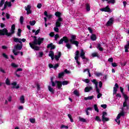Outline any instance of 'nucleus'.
I'll return each mask as SVG.
<instances>
[{
  "label": "nucleus",
  "instance_id": "obj_1",
  "mask_svg": "<svg viewBox=\"0 0 129 129\" xmlns=\"http://www.w3.org/2000/svg\"><path fill=\"white\" fill-rule=\"evenodd\" d=\"M34 40L32 42H30L29 45L31 49L35 50V51H39L40 50V47L36 45L40 46L43 42H44V38L38 37L37 39V36H33Z\"/></svg>",
  "mask_w": 129,
  "mask_h": 129
},
{
  "label": "nucleus",
  "instance_id": "obj_2",
  "mask_svg": "<svg viewBox=\"0 0 129 129\" xmlns=\"http://www.w3.org/2000/svg\"><path fill=\"white\" fill-rule=\"evenodd\" d=\"M69 41L72 45H76V47H79V42L76 41V35H72Z\"/></svg>",
  "mask_w": 129,
  "mask_h": 129
},
{
  "label": "nucleus",
  "instance_id": "obj_3",
  "mask_svg": "<svg viewBox=\"0 0 129 129\" xmlns=\"http://www.w3.org/2000/svg\"><path fill=\"white\" fill-rule=\"evenodd\" d=\"M7 36V37H11L10 32L7 28H4L3 29H0V35L1 36Z\"/></svg>",
  "mask_w": 129,
  "mask_h": 129
},
{
  "label": "nucleus",
  "instance_id": "obj_4",
  "mask_svg": "<svg viewBox=\"0 0 129 129\" xmlns=\"http://www.w3.org/2000/svg\"><path fill=\"white\" fill-rule=\"evenodd\" d=\"M80 57L83 59V60H84V61L85 62H88V61H89V59L85 56V52L83 49H81V50Z\"/></svg>",
  "mask_w": 129,
  "mask_h": 129
},
{
  "label": "nucleus",
  "instance_id": "obj_5",
  "mask_svg": "<svg viewBox=\"0 0 129 129\" xmlns=\"http://www.w3.org/2000/svg\"><path fill=\"white\" fill-rule=\"evenodd\" d=\"M105 116H107V113L105 111H103L102 115V121L103 122H105V121H108L109 120V118L105 117Z\"/></svg>",
  "mask_w": 129,
  "mask_h": 129
},
{
  "label": "nucleus",
  "instance_id": "obj_6",
  "mask_svg": "<svg viewBox=\"0 0 129 129\" xmlns=\"http://www.w3.org/2000/svg\"><path fill=\"white\" fill-rule=\"evenodd\" d=\"M63 42L64 43H68V42H69V39L67 36H63L62 38L60 39V40L58 41L59 45L63 44Z\"/></svg>",
  "mask_w": 129,
  "mask_h": 129
},
{
  "label": "nucleus",
  "instance_id": "obj_7",
  "mask_svg": "<svg viewBox=\"0 0 129 129\" xmlns=\"http://www.w3.org/2000/svg\"><path fill=\"white\" fill-rule=\"evenodd\" d=\"M75 53H76L75 54L76 55L75 57V59L78 65H80V62L78 61V60H79V54H80V51H79V50H77Z\"/></svg>",
  "mask_w": 129,
  "mask_h": 129
},
{
  "label": "nucleus",
  "instance_id": "obj_8",
  "mask_svg": "<svg viewBox=\"0 0 129 129\" xmlns=\"http://www.w3.org/2000/svg\"><path fill=\"white\" fill-rule=\"evenodd\" d=\"M100 11H101V12H105L106 13H109L111 12V10H110V8H109V6H107L105 8H101V9H100Z\"/></svg>",
  "mask_w": 129,
  "mask_h": 129
},
{
  "label": "nucleus",
  "instance_id": "obj_9",
  "mask_svg": "<svg viewBox=\"0 0 129 129\" xmlns=\"http://www.w3.org/2000/svg\"><path fill=\"white\" fill-rule=\"evenodd\" d=\"M61 22H63V19H57L56 22H55V26L57 28L61 27Z\"/></svg>",
  "mask_w": 129,
  "mask_h": 129
},
{
  "label": "nucleus",
  "instance_id": "obj_10",
  "mask_svg": "<svg viewBox=\"0 0 129 129\" xmlns=\"http://www.w3.org/2000/svg\"><path fill=\"white\" fill-rule=\"evenodd\" d=\"M25 11H27V14L30 15V14H32V10H31V9H32V7L30 5H27V7H25Z\"/></svg>",
  "mask_w": 129,
  "mask_h": 129
},
{
  "label": "nucleus",
  "instance_id": "obj_11",
  "mask_svg": "<svg viewBox=\"0 0 129 129\" xmlns=\"http://www.w3.org/2000/svg\"><path fill=\"white\" fill-rule=\"evenodd\" d=\"M15 30H16V25L13 24L11 27V32H9V34H10L11 37H12V35H14V33H15Z\"/></svg>",
  "mask_w": 129,
  "mask_h": 129
},
{
  "label": "nucleus",
  "instance_id": "obj_12",
  "mask_svg": "<svg viewBox=\"0 0 129 129\" xmlns=\"http://www.w3.org/2000/svg\"><path fill=\"white\" fill-rule=\"evenodd\" d=\"M55 83L57 84L56 88H58V89H61L62 85V81H55Z\"/></svg>",
  "mask_w": 129,
  "mask_h": 129
},
{
  "label": "nucleus",
  "instance_id": "obj_13",
  "mask_svg": "<svg viewBox=\"0 0 129 129\" xmlns=\"http://www.w3.org/2000/svg\"><path fill=\"white\" fill-rule=\"evenodd\" d=\"M22 48H23V42L20 44L18 43L15 46V49H16V50H19L20 51V50H22Z\"/></svg>",
  "mask_w": 129,
  "mask_h": 129
},
{
  "label": "nucleus",
  "instance_id": "obj_14",
  "mask_svg": "<svg viewBox=\"0 0 129 129\" xmlns=\"http://www.w3.org/2000/svg\"><path fill=\"white\" fill-rule=\"evenodd\" d=\"M11 85L13 86V87H12V88L13 89H15V88L16 89H19V88H20V85H17V82H16L12 83Z\"/></svg>",
  "mask_w": 129,
  "mask_h": 129
},
{
  "label": "nucleus",
  "instance_id": "obj_15",
  "mask_svg": "<svg viewBox=\"0 0 129 129\" xmlns=\"http://www.w3.org/2000/svg\"><path fill=\"white\" fill-rule=\"evenodd\" d=\"M47 49H49V48H50V50H54V49H55V48H56V46L55 45H53V44L52 43H51L47 45Z\"/></svg>",
  "mask_w": 129,
  "mask_h": 129
},
{
  "label": "nucleus",
  "instance_id": "obj_16",
  "mask_svg": "<svg viewBox=\"0 0 129 129\" xmlns=\"http://www.w3.org/2000/svg\"><path fill=\"white\" fill-rule=\"evenodd\" d=\"M55 16L58 18V19H63L62 17H61V16H62V13L59 12H56L55 13Z\"/></svg>",
  "mask_w": 129,
  "mask_h": 129
},
{
  "label": "nucleus",
  "instance_id": "obj_17",
  "mask_svg": "<svg viewBox=\"0 0 129 129\" xmlns=\"http://www.w3.org/2000/svg\"><path fill=\"white\" fill-rule=\"evenodd\" d=\"M61 56H62V53H61V52H58V55H55L54 56L55 60H56V61H58L59 58H60V57H61Z\"/></svg>",
  "mask_w": 129,
  "mask_h": 129
},
{
  "label": "nucleus",
  "instance_id": "obj_18",
  "mask_svg": "<svg viewBox=\"0 0 129 129\" xmlns=\"http://www.w3.org/2000/svg\"><path fill=\"white\" fill-rule=\"evenodd\" d=\"M92 89V87H86L84 89V91L85 92H89L90 91H91Z\"/></svg>",
  "mask_w": 129,
  "mask_h": 129
},
{
  "label": "nucleus",
  "instance_id": "obj_19",
  "mask_svg": "<svg viewBox=\"0 0 129 129\" xmlns=\"http://www.w3.org/2000/svg\"><path fill=\"white\" fill-rule=\"evenodd\" d=\"M113 23V18H110L106 23V26H110Z\"/></svg>",
  "mask_w": 129,
  "mask_h": 129
},
{
  "label": "nucleus",
  "instance_id": "obj_20",
  "mask_svg": "<svg viewBox=\"0 0 129 129\" xmlns=\"http://www.w3.org/2000/svg\"><path fill=\"white\" fill-rule=\"evenodd\" d=\"M14 42L15 43H20V44H22V42L21 41V38H14L13 39Z\"/></svg>",
  "mask_w": 129,
  "mask_h": 129
},
{
  "label": "nucleus",
  "instance_id": "obj_21",
  "mask_svg": "<svg viewBox=\"0 0 129 129\" xmlns=\"http://www.w3.org/2000/svg\"><path fill=\"white\" fill-rule=\"evenodd\" d=\"M48 90L51 92L52 94H54L55 93V90L51 87V86H48Z\"/></svg>",
  "mask_w": 129,
  "mask_h": 129
},
{
  "label": "nucleus",
  "instance_id": "obj_22",
  "mask_svg": "<svg viewBox=\"0 0 129 129\" xmlns=\"http://www.w3.org/2000/svg\"><path fill=\"white\" fill-rule=\"evenodd\" d=\"M97 48L98 49V50L101 52H102L103 51V48L101 47V44L100 43H98L97 44Z\"/></svg>",
  "mask_w": 129,
  "mask_h": 129
},
{
  "label": "nucleus",
  "instance_id": "obj_23",
  "mask_svg": "<svg viewBox=\"0 0 129 129\" xmlns=\"http://www.w3.org/2000/svg\"><path fill=\"white\" fill-rule=\"evenodd\" d=\"M127 44L124 46L125 52L127 53L128 52V47H129V41H127Z\"/></svg>",
  "mask_w": 129,
  "mask_h": 129
},
{
  "label": "nucleus",
  "instance_id": "obj_24",
  "mask_svg": "<svg viewBox=\"0 0 129 129\" xmlns=\"http://www.w3.org/2000/svg\"><path fill=\"white\" fill-rule=\"evenodd\" d=\"M93 98H94V96L92 95V96H88V97H85L84 100H91L93 99Z\"/></svg>",
  "mask_w": 129,
  "mask_h": 129
},
{
  "label": "nucleus",
  "instance_id": "obj_25",
  "mask_svg": "<svg viewBox=\"0 0 129 129\" xmlns=\"http://www.w3.org/2000/svg\"><path fill=\"white\" fill-rule=\"evenodd\" d=\"M103 2L106 1L107 2V4H112L113 5L115 4V0H102Z\"/></svg>",
  "mask_w": 129,
  "mask_h": 129
},
{
  "label": "nucleus",
  "instance_id": "obj_26",
  "mask_svg": "<svg viewBox=\"0 0 129 129\" xmlns=\"http://www.w3.org/2000/svg\"><path fill=\"white\" fill-rule=\"evenodd\" d=\"M40 31H41V29H38L37 31H36V30H35V29H33L32 33H35V36H37V35L39 34V33H40Z\"/></svg>",
  "mask_w": 129,
  "mask_h": 129
},
{
  "label": "nucleus",
  "instance_id": "obj_27",
  "mask_svg": "<svg viewBox=\"0 0 129 129\" xmlns=\"http://www.w3.org/2000/svg\"><path fill=\"white\" fill-rule=\"evenodd\" d=\"M86 10L87 12L90 11V5L88 3L86 4Z\"/></svg>",
  "mask_w": 129,
  "mask_h": 129
},
{
  "label": "nucleus",
  "instance_id": "obj_28",
  "mask_svg": "<svg viewBox=\"0 0 129 129\" xmlns=\"http://www.w3.org/2000/svg\"><path fill=\"white\" fill-rule=\"evenodd\" d=\"M20 100L21 103H25V96L24 95L21 96Z\"/></svg>",
  "mask_w": 129,
  "mask_h": 129
},
{
  "label": "nucleus",
  "instance_id": "obj_29",
  "mask_svg": "<svg viewBox=\"0 0 129 129\" xmlns=\"http://www.w3.org/2000/svg\"><path fill=\"white\" fill-rule=\"evenodd\" d=\"M64 72H62L61 73H58V78L60 79L61 78H63V77H64Z\"/></svg>",
  "mask_w": 129,
  "mask_h": 129
},
{
  "label": "nucleus",
  "instance_id": "obj_30",
  "mask_svg": "<svg viewBox=\"0 0 129 129\" xmlns=\"http://www.w3.org/2000/svg\"><path fill=\"white\" fill-rule=\"evenodd\" d=\"M17 35L18 36V37H21V36H22V29L20 28L18 29Z\"/></svg>",
  "mask_w": 129,
  "mask_h": 129
},
{
  "label": "nucleus",
  "instance_id": "obj_31",
  "mask_svg": "<svg viewBox=\"0 0 129 129\" xmlns=\"http://www.w3.org/2000/svg\"><path fill=\"white\" fill-rule=\"evenodd\" d=\"M88 110H92V108L91 107H88L85 111H86V113L87 114V115H89L90 113H89V112L88 111Z\"/></svg>",
  "mask_w": 129,
  "mask_h": 129
},
{
  "label": "nucleus",
  "instance_id": "obj_32",
  "mask_svg": "<svg viewBox=\"0 0 129 129\" xmlns=\"http://www.w3.org/2000/svg\"><path fill=\"white\" fill-rule=\"evenodd\" d=\"M118 88V84H117V83H115V87H113V91L117 92Z\"/></svg>",
  "mask_w": 129,
  "mask_h": 129
},
{
  "label": "nucleus",
  "instance_id": "obj_33",
  "mask_svg": "<svg viewBox=\"0 0 129 129\" xmlns=\"http://www.w3.org/2000/svg\"><path fill=\"white\" fill-rule=\"evenodd\" d=\"M74 94H75V95L76 96H78V97L80 96V94H79V92H78V91L77 90H75L74 91Z\"/></svg>",
  "mask_w": 129,
  "mask_h": 129
},
{
  "label": "nucleus",
  "instance_id": "obj_34",
  "mask_svg": "<svg viewBox=\"0 0 129 129\" xmlns=\"http://www.w3.org/2000/svg\"><path fill=\"white\" fill-rule=\"evenodd\" d=\"M91 39L92 41L96 40V35L95 34H92L91 36Z\"/></svg>",
  "mask_w": 129,
  "mask_h": 129
},
{
  "label": "nucleus",
  "instance_id": "obj_35",
  "mask_svg": "<svg viewBox=\"0 0 129 129\" xmlns=\"http://www.w3.org/2000/svg\"><path fill=\"white\" fill-rule=\"evenodd\" d=\"M68 116L69 118H70L71 122H74V120H73V118H72V115H71V114H68Z\"/></svg>",
  "mask_w": 129,
  "mask_h": 129
},
{
  "label": "nucleus",
  "instance_id": "obj_36",
  "mask_svg": "<svg viewBox=\"0 0 129 129\" xmlns=\"http://www.w3.org/2000/svg\"><path fill=\"white\" fill-rule=\"evenodd\" d=\"M86 71H87L89 74V77H91V74H90V71H89V69H86L84 70V73L86 72Z\"/></svg>",
  "mask_w": 129,
  "mask_h": 129
},
{
  "label": "nucleus",
  "instance_id": "obj_37",
  "mask_svg": "<svg viewBox=\"0 0 129 129\" xmlns=\"http://www.w3.org/2000/svg\"><path fill=\"white\" fill-rule=\"evenodd\" d=\"M95 120H96V121H99V122H101V119H100V117L99 116H96Z\"/></svg>",
  "mask_w": 129,
  "mask_h": 129
},
{
  "label": "nucleus",
  "instance_id": "obj_38",
  "mask_svg": "<svg viewBox=\"0 0 129 129\" xmlns=\"http://www.w3.org/2000/svg\"><path fill=\"white\" fill-rule=\"evenodd\" d=\"M122 96L124 98V101H127V100H128V97L127 96V95L124 93L122 94Z\"/></svg>",
  "mask_w": 129,
  "mask_h": 129
},
{
  "label": "nucleus",
  "instance_id": "obj_39",
  "mask_svg": "<svg viewBox=\"0 0 129 129\" xmlns=\"http://www.w3.org/2000/svg\"><path fill=\"white\" fill-rule=\"evenodd\" d=\"M79 119L80 121H81L82 122H86V119H84V118L79 117Z\"/></svg>",
  "mask_w": 129,
  "mask_h": 129
},
{
  "label": "nucleus",
  "instance_id": "obj_40",
  "mask_svg": "<svg viewBox=\"0 0 129 129\" xmlns=\"http://www.w3.org/2000/svg\"><path fill=\"white\" fill-rule=\"evenodd\" d=\"M92 82H93V83H94L95 85V87L96 86H98V82L97 81H96V79H94L92 81Z\"/></svg>",
  "mask_w": 129,
  "mask_h": 129
},
{
  "label": "nucleus",
  "instance_id": "obj_41",
  "mask_svg": "<svg viewBox=\"0 0 129 129\" xmlns=\"http://www.w3.org/2000/svg\"><path fill=\"white\" fill-rule=\"evenodd\" d=\"M66 47L68 48V49H71L72 47H71V44L69 43H66Z\"/></svg>",
  "mask_w": 129,
  "mask_h": 129
},
{
  "label": "nucleus",
  "instance_id": "obj_42",
  "mask_svg": "<svg viewBox=\"0 0 129 129\" xmlns=\"http://www.w3.org/2000/svg\"><path fill=\"white\" fill-rule=\"evenodd\" d=\"M94 108L95 111H97V112H99V110L98 109V107H97V104L94 105Z\"/></svg>",
  "mask_w": 129,
  "mask_h": 129
},
{
  "label": "nucleus",
  "instance_id": "obj_43",
  "mask_svg": "<svg viewBox=\"0 0 129 129\" xmlns=\"http://www.w3.org/2000/svg\"><path fill=\"white\" fill-rule=\"evenodd\" d=\"M92 57H99V55L97 52H94L92 54Z\"/></svg>",
  "mask_w": 129,
  "mask_h": 129
},
{
  "label": "nucleus",
  "instance_id": "obj_44",
  "mask_svg": "<svg viewBox=\"0 0 129 129\" xmlns=\"http://www.w3.org/2000/svg\"><path fill=\"white\" fill-rule=\"evenodd\" d=\"M6 84L7 85H11V81H10V80L9 78H7L6 80Z\"/></svg>",
  "mask_w": 129,
  "mask_h": 129
},
{
  "label": "nucleus",
  "instance_id": "obj_45",
  "mask_svg": "<svg viewBox=\"0 0 129 129\" xmlns=\"http://www.w3.org/2000/svg\"><path fill=\"white\" fill-rule=\"evenodd\" d=\"M61 83L62 85H68L69 83V82H68V81H63L61 82Z\"/></svg>",
  "mask_w": 129,
  "mask_h": 129
},
{
  "label": "nucleus",
  "instance_id": "obj_46",
  "mask_svg": "<svg viewBox=\"0 0 129 129\" xmlns=\"http://www.w3.org/2000/svg\"><path fill=\"white\" fill-rule=\"evenodd\" d=\"M20 24H21V25H23V23H24V17L23 16L20 17Z\"/></svg>",
  "mask_w": 129,
  "mask_h": 129
},
{
  "label": "nucleus",
  "instance_id": "obj_47",
  "mask_svg": "<svg viewBox=\"0 0 129 129\" xmlns=\"http://www.w3.org/2000/svg\"><path fill=\"white\" fill-rule=\"evenodd\" d=\"M95 75H96V76H97V77H100V76H102V73H96L95 74Z\"/></svg>",
  "mask_w": 129,
  "mask_h": 129
},
{
  "label": "nucleus",
  "instance_id": "obj_48",
  "mask_svg": "<svg viewBox=\"0 0 129 129\" xmlns=\"http://www.w3.org/2000/svg\"><path fill=\"white\" fill-rule=\"evenodd\" d=\"M29 23L31 26H35V24H36V21L33 20L32 21H30Z\"/></svg>",
  "mask_w": 129,
  "mask_h": 129
},
{
  "label": "nucleus",
  "instance_id": "obj_49",
  "mask_svg": "<svg viewBox=\"0 0 129 129\" xmlns=\"http://www.w3.org/2000/svg\"><path fill=\"white\" fill-rule=\"evenodd\" d=\"M48 56H49V57H54V52L50 51L49 52Z\"/></svg>",
  "mask_w": 129,
  "mask_h": 129
},
{
  "label": "nucleus",
  "instance_id": "obj_50",
  "mask_svg": "<svg viewBox=\"0 0 129 129\" xmlns=\"http://www.w3.org/2000/svg\"><path fill=\"white\" fill-rule=\"evenodd\" d=\"M5 2H6L5 0H1L0 2V8H2V7L4 6V4H5Z\"/></svg>",
  "mask_w": 129,
  "mask_h": 129
},
{
  "label": "nucleus",
  "instance_id": "obj_51",
  "mask_svg": "<svg viewBox=\"0 0 129 129\" xmlns=\"http://www.w3.org/2000/svg\"><path fill=\"white\" fill-rule=\"evenodd\" d=\"M11 66L14 67V68H18V67H19V66L18 64H16L15 63H12L11 64Z\"/></svg>",
  "mask_w": 129,
  "mask_h": 129
},
{
  "label": "nucleus",
  "instance_id": "obj_52",
  "mask_svg": "<svg viewBox=\"0 0 129 129\" xmlns=\"http://www.w3.org/2000/svg\"><path fill=\"white\" fill-rule=\"evenodd\" d=\"M2 56L5 58V59H9V56H8V55H7V54H6L5 53H3L2 54Z\"/></svg>",
  "mask_w": 129,
  "mask_h": 129
},
{
  "label": "nucleus",
  "instance_id": "obj_53",
  "mask_svg": "<svg viewBox=\"0 0 129 129\" xmlns=\"http://www.w3.org/2000/svg\"><path fill=\"white\" fill-rule=\"evenodd\" d=\"M29 120L31 123H35L36 122V119L35 118H30Z\"/></svg>",
  "mask_w": 129,
  "mask_h": 129
},
{
  "label": "nucleus",
  "instance_id": "obj_54",
  "mask_svg": "<svg viewBox=\"0 0 129 129\" xmlns=\"http://www.w3.org/2000/svg\"><path fill=\"white\" fill-rule=\"evenodd\" d=\"M96 92L97 93H100V90L98 88V86L95 87Z\"/></svg>",
  "mask_w": 129,
  "mask_h": 129
},
{
  "label": "nucleus",
  "instance_id": "obj_55",
  "mask_svg": "<svg viewBox=\"0 0 129 129\" xmlns=\"http://www.w3.org/2000/svg\"><path fill=\"white\" fill-rule=\"evenodd\" d=\"M127 101H124L123 103V107H126L127 106Z\"/></svg>",
  "mask_w": 129,
  "mask_h": 129
},
{
  "label": "nucleus",
  "instance_id": "obj_56",
  "mask_svg": "<svg viewBox=\"0 0 129 129\" xmlns=\"http://www.w3.org/2000/svg\"><path fill=\"white\" fill-rule=\"evenodd\" d=\"M69 127H68V126H66L64 124H62L61 126H60V128H66L68 129L69 128Z\"/></svg>",
  "mask_w": 129,
  "mask_h": 129
},
{
  "label": "nucleus",
  "instance_id": "obj_57",
  "mask_svg": "<svg viewBox=\"0 0 129 129\" xmlns=\"http://www.w3.org/2000/svg\"><path fill=\"white\" fill-rule=\"evenodd\" d=\"M6 4L7 5V6L10 8V7H12V3L11 2H8V1L6 2Z\"/></svg>",
  "mask_w": 129,
  "mask_h": 129
},
{
  "label": "nucleus",
  "instance_id": "obj_58",
  "mask_svg": "<svg viewBox=\"0 0 129 129\" xmlns=\"http://www.w3.org/2000/svg\"><path fill=\"white\" fill-rule=\"evenodd\" d=\"M58 39H59V34H56L54 36V39L55 41H57V40H58Z\"/></svg>",
  "mask_w": 129,
  "mask_h": 129
},
{
  "label": "nucleus",
  "instance_id": "obj_59",
  "mask_svg": "<svg viewBox=\"0 0 129 129\" xmlns=\"http://www.w3.org/2000/svg\"><path fill=\"white\" fill-rule=\"evenodd\" d=\"M53 29L54 31H55V32H56V33H59V28L58 27H54Z\"/></svg>",
  "mask_w": 129,
  "mask_h": 129
},
{
  "label": "nucleus",
  "instance_id": "obj_60",
  "mask_svg": "<svg viewBox=\"0 0 129 129\" xmlns=\"http://www.w3.org/2000/svg\"><path fill=\"white\" fill-rule=\"evenodd\" d=\"M84 82H85L86 83H89L90 82V80L88 79H86L83 80Z\"/></svg>",
  "mask_w": 129,
  "mask_h": 129
},
{
  "label": "nucleus",
  "instance_id": "obj_61",
  "mask_svg": "<svg viewBox=\"0 0 129 129\" xmlns=\"http://www.w3.org/2000/svg\"><path fill=\"white\" fill-rule=\"evenodd\" d=\"M120 91L122 95L124 94V92H123V88L122 87H120Z\"/></svg>",
  "mask_w": 129,
  "mask_h": 129
},
{
  "label": "nucleus",
  "instance_id": "obj_62",
  "mask_svg": "<svg viewBox=\"0 0 129 129\" xmlns=\"http://www.w3.org/2000/svg\"><path fill=\"white\" fill-rule=\"evenodd\" d=\"M119 114L120 116H124V111H121V112L119 113Z\"/></svg>",
  "mask_w": 129,
  "mask_h": 129
},
{
  "label": "nucleus",
  "instance_id": "obj_63",
  "mask_svg": "<svg viewBox=\"0 0 129 129\" xmlns=\"http://www.w3.org/2000/svg\"><path fill=\"white\" fill-rule=\"evenodd\" d=\"M38 9H41L42 8V4L41 3H38L37 6Z\"/></svg>",
  "mask_w": 129,
  "mask_h": 129
},
{
  "label": "nucleus",
  "instance_id": "obj_64",
  "mask_svg": "<svg viewBox=\"0 0 129 129\" xmlns=\"http://www.w3.org/2000/svg\"><path fill=\"white\" fill-rule=\"evenodd\" d=\"M59 67V63H56L53 66V69H57Z\"/></svg>",
  "mask_w": 129,
  "mask_h": 129
}]
</instances>
